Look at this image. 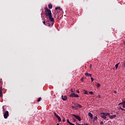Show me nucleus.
<instances>
[{
  "label": "nucleus",
  "instance_id": "2f4dec72",
  "mask_svg": "<svg viewBox=\"0 0 125 125\" xmlns=\"http://www.w3.org/2000/svg\"><path fill=\"white\" fill-rule=\"evenodd\" d=\"M81 81H82V82H83V78L81 79Z\"/></svg>",
  "mask_w": 125,
  "mask_h": 125
},
{
  "label": "nucleus",
  "instance_id": "0eeeda50",
  "mask_svg": "<svg viewBox=\"0 0 125 125\" xmlns=\"http://www.w3.org/2000/svg\"><path fill=\"white\" fill-rule=\"evenodd\" d=\"M75 106H76V110L78 109V108H82L83 107L81 104H75Z\"/></svg>",
  "mask_w": 125,
  "mask_h": 125
},
{
  "label": "nucleus",
  "instance_id": "2eb2a0df",
  "mask_svg": "<svg viewBox=\"0 0 125 125\" xmlns=\"http://www.w3.org/2000/svg\"><path fill=\"white\" fill-rule=\"evenodd\" d=\"M119 65H120V63H118L117 64H116L115 65L116 69H118V68L119 67Z\"/></svg>",
  "mask_w": 125,
  "mask_h": 125
},
{
  "label": "nucleus",
  "instance_id": "7c9ffc66",
  "mask_svg": "<svg viewBox=\"0 0 125 125\" xmlns=\"http://www.w3.org/2000/svg\"><path fill=\"white\" fill-rule=\"evenodd\" d=\"M89 94H93V92L90 91V92H89Z\"/></svg>",
  "mask_w": 125,
  "mask_h": 125
},
{
  "label": "nucleus",
  "instance_id": "58836bf2",
  "mask_svg": "<svg viewBox=\"0 0 125 125\" xmlns=\"http://www.w3.org/2000/svg\"><path fill=\"white\" fill-rule=\"evenodd\" d=\"M124 104H125V101L123 102Z\"/></svg>",
  "mask_w": 125,
  "mask_h": 125
},
{
  "label": "nucleus",
  "instance_id": "f3484780",
  "mask_svg": "<svg viewBox=\"0 0 125 125\" xmlns=\"http://www.w3.org/2000/svg\"><path fill=\"white\" fill-rule=\"evenodd\" d=\"M84 94H88V92H87V90L84 91Z\"/></svg>",
  "mask_w": 125,
  "mask_h": 125
},
{
  "label": "nucleus",
  "instance_id": "c9c22d12",
  "mask_svg": "<svg viewBox=\"0 0 125 125\" xmlns=\"http://www.w3.org/2000/svg\"><path fill=\"white\" fill-rule=\"evenodd\" d=\"M0 89H1V91L2 90V86L0 87Z\"/></svg>",
  "mask_w": 125,
  "mask_h": 125
},
{
  "label": "nucleus",
  "instance_id": "393cba45",
  "mask_svg": "<svg viewBox=\"0 0 125 125\" xmlns=\"http://www.w3.org/2000/svg\"><path fill=\"white\" fill-rule=\"evenodd\" d=\"M119 105H124V102H122L121 103H120Z\"/></svg>",
  "mask_w": 125,
  "mask_h": 125
},
{
  "label": "nucleus",
  "instance_id": "5701e85b",
  "mask_svg": "<svg viewBox=\"0 0 125 125\" xmlns=\"http://www.w3.org/2000/svg\"><path fill=\"white\" fill-rule=\"evenodd\" d=\"M60 11H61L62 12H63V9L62 8H60V10H59Z\"/></svg>",
  "mask_w": 125,
  "mask_h": 125
},
{
  "label": "nucleus",
  "instance_id": "cd10ccee",
  "mask_svg": "<svg viewBox=\"0 0 125 125\" xmlns=\"http://www.w3.org/2000/svg\"><path fill=\"white\" fill-rule=\"evenodd\" d=\"M78 125H88L87 124H78Z\"/></svg>",
  "mask_w": 125,
  "mask_h": 125
},
{
  "label": "nucleus",
  "instance_id": "ea45409f",
  "mask_svg": "<svg viewBox=\"0 0 125 125\" xmlns=\"http://www.w3.org/2000/svg\"><path fill=\"white\" fill-rule=\"evenodd\" d=\"M71 92H73V89H71Z\"/></svg>",
  "mask_w": 125,
  "mask_h": 125
},
{
  "label": "nucleus",
  "instance_id": "dca6fc26",
  "mask_svg": "<svg viewBox=\"0 0 125 125\" xmlns=\"http://www.w3.org/2000/svg\"><path fill=\"white\" fill-rule=\"evenodd\" d=\"M48 8H50V9H51V8H52V4H49L48 5Z\"/></svg>",
  "mask_w": 125,
  "mask_h": 125
},
{
  "label": "nucleus",
  "instance_id": "9d476101",
  "mask_svg": "<svg viewBox=\"0 0 125 125\" xmlns=\"http://www.w3.org/2000/svg\"><path fill=\"white\" fill-rule=\"evenodd\" d=\"M109 116V118L110 119H114V118H116V117H117V116H116V115H110L109 114V115H107Z\"/></svg>",
  "mask_w": 125,
  "mask_h": 125
},
{
  "label": "nucleus",
  "instance_id": "a878e982",
  "mask_svg": "<svg viewBox=\"0 0 125 125\" xmlns=\"http://www.w3.org/2000/svg\"><path fill=\"white\" fill-rule=\"evenodd\" d=\"M91 82H93V81H94V79H93V78L91 77Z\"/></svg>",
  "mask_w": 125,
  "mask_h": 125
},
{
  "label": "nucleus",
  "instance_id": "39448f33",
  "mask_svg": "<svg viewBox=\"0 0 125 125\" xmlns=\"http://www.w3.org/2000/svg\"><path fill=\"white\" fill-rule=\"evenodd\" d=\"M9 113L8 111H6L3 115L4 119H7V117H8Z\"/></svg>",
  "mask_w": 125,
  "mask_h": 125
},
{
  "label": "nucleus",
  "instance_id": "b1692460",
  "mask_svg": "<svg viewBox=\"0 0 125 125\" xmlns=\"http://www.w3.org/2000/svg\"><path fill=\"white\" fill-rule=\"evenodd\" d=\"M94 120L96 121V120H97V116H95L94 118Z\"/></svg>",
  "mask_w": 125,
  "mask_h": 125
},
{
  "label": "nucleus",
  "instance_id": "6ab92c4d",
  "mask_svg": "<svg viewBox=\"0 0 125 125\" xmlns=\"http://www.w3.org/2000/svg\"><path fill=\"white\" fill-rule=\"evenodd\" d=\"M60 10V7H56V8H55V10Z\"/></svg>",
  "mask_w": 125,
  "mask_h": 125
},
{
  "label": "nucleus",
  "instance_id": "ddd939ff",
  "mask_svg": "<svg viewBox=\"0 0 125 125\" xmlns=\"http://www.w3.org/2000/svg\"><path fill=\"white\" fill-rule=\"evenodd\" d=\"M56 118H57L59 122H61V118H60V116H59L58 115V116H57Z\"/></svg>",
  "mask_w": 125,
  "mask_h": 125
},
{
  "label": "nucleus",
  "instance_id": "c756f323",
  "mask_svg": "<svg viewBox=\"0 0 125 125\" xmlns=\"http://www.w3.org/2000/svg\"><path fill=\"white\" fill-rule=\"evenodd\" d=\"M76 92H77V93H80V90H79L78 89L76 90Z\"/></svg>",
  "mask_w": 125,
  "mask_h": 125
},
{
  "label": "nucleus",
  "instance_id": "a19ab883",
  "mask_svg": "<svg viewBox=\"0 0 125 125\" xmlns=\"http://www.w3.org/2000/svg\"><path fill=\"white\" fill-rule=\"evenodd\" d=\"M1 83V81H0V83Z\"/></svg>",
  "mask_w": 125,
  "mask_h": 125
},
{
  "label": "nucleus",
  "instance_id": "f8f14e48",
  "mask_svg": "<svg viewBox=\"0 0 125 125\" xmlns=\"http://www.w3.org/2000/svg\"><path fill=\"white\" fill-rule=\"evenodd\" d=\"M85 75L87 77H91V74H89L87 72L85 73Z\"/></svg>",
  "mask_w": 125,
  "mask_h": 125
},
{
  "label": "nucleus",
  "instance_id": "423d86ee",
  "mask_svg": "<svg viewBox=\"0 0 125 125\" xmlns=\"http://www.w3.org/2000/svg\"><path fill=\"white\" fill-rule=\"evenodd\" d=\"M69 96L70 97H72V98H74V97H76V98H78V97H79V95H78V94H76L75 93H71L70 95H69Z\"/></svg>",
  "mask_w": 125,
  "mask_h": 125
},
{
  "label": "nucleus",
  "instance_id": "aec40b11",
  "mask_svg": "<svg viewBox=\"0 0 125 125\" xmlns=\"http://www.w3.org/2000/svg\"><path fill=\"white\" fill-rule=\"evenodd\" d=\"M53 114H54V115L56 117H57V116H58V115H57V114H56V112H53Z\"/></svg>",
  "mask_w": 125,
  "mask_h": 125
},
{
  "label": "nucleus",
  "instance_id": "72a5a7b5",
  "mask_svg": "<svg viewBox=\"0 0 125 125\" xmlns=\"http://www.w3.org/2000/svg\"><path fill=\"white\" fill-rule=\"evenodd\" d=\"M92 67V65L90 64V69H91V67Z\"/></svg>",
  "mask_w": 125,
  "mask_h": 125
},
{
  "label": "nucleus",
  "instance_id": "412c9836",
  "mask_svg": "<svg viewBox=\"0 0 125 125\" xmlns=\"http://www.w3.org/2000/svg\"><path fill=\"white\" fill-rule=\"evenodd\" d=\"M101 84H100V83H98L97 84V86L98 87H99V86H101Z\"/></svg>",
  "mask_w": 125,
  "mask_h": 125
},
{
  "label": "nucleus",
  "instance_id": "4468645a",
  "mask_svg": "<svg viewBox=\"0 0 125 125\" xmlns=\"http://www.w3.org/2000/svg\"><path fill=\"white\" fill-rule=\"evenodd\" d=\"M2 96V91H1V89L0 88V97Z\"/></svg>",
  "mask_w": 125,
  "mask_h": 125
},
{
  "label": "nucleus",
  "instance_id": "c85d7f7f",
  "mask_svg": "<svg viewBox=\"0 0 125 125\" xmlns=\"http://www.w3.org/2000/svg\"><path fill=\"white\" fill-rule=\"evenodd\" d=\"M67 123L68 124H69V125H70L71 123V122H70V121H69V119H67Z\"/></svg>",
  "mask_w": 125,
  "mask_h": 125
},
{
  "label": "nucleus",
  "instance_id": "4c0bfd02",
  "mask_svg": "<svg viewBox=\"0 0 125 125\" xmlns=\"http://www.w3.org/2000/svg\"><path fill=\"white\" fill-rule=\"evenodd\" d=\"M2 109H3V110H4V106H2Z\"/></svg>",
  "mask_w": 125,
  "mask_h": 125
},
{
  "label": "nucleus",
  "instance_id": "a211bd4d",
  "mask_svg": "<svg viewBox=\"0 0 125 125\" xmlns=\"http://www.w3.org/2000/svg\"><path fill=\"white\" fill-rule=\"evenodd\" d=\"M41 100H42V98L41 97L39 98V99L37 100V102H40Z\"/></svg>",
  "mask_w": 125,
  "mask_h": 125
},
{
  "label": "nucleus",
  "instance_id": "1a4fd4ad",
  "mask_svg": "<svg viewBox=\"0 0 125 125\" xmlns=\"http://www.w3.org/2000/svg\"><path fill=\"white\" fill-rule=\"evenodd\" d=\"M43 24H44V25H45V26H47V25H48L49 27H50L51 26V24H49V23H48V21H46V24L45 23V21H44L42 22Z\"/></svg>",
  "mask_w": 125,
  "mask_h": 125
},
{
  "label": "nucleus",
  "instance_id": "f03ea898",
  "mask_svg": "<svg viewBox=\"0 0 125 125\" xmlns=\"http://www.w3.org/2000/svg\"><path fill=\"white\" fill-rule=\"evenodd\" d=\"M107 116H109V113H105V112L101 113L100 117H101V118H103V119H106Z\"/></svg>",
  "mask_w": 125,
  "mask_h": 125
},
{
  "label": "nucleus",
  "instance_id": "e433bc0d",
  "mask_svg": "<svg viewBox=\"0 0 125 125\" xmlns=\"http://www.w3.org/2000/svg\"><path fill=\"white\" fill-rule=\"evenodd\" d=\"M123 107L125 108V104L123 105Z\"/></svg>",
  "mask_w": 125,
  "mask_h": 125
},
{
  "label": "nucleus",
  "instance_id": "f704fd0d",
  "mask_svg": "<svg viewBox=\"0 0 125 125\" xmlns=\"http://www.w3.org/2000/svg\"><path fill=\"white\" fill-rule=\"evenodd\" d=\"M62 122H65V118H63V119H62Z\"/></svg>",
  "mask_w": 125,
  "mask_h": 125
},
{
  "label": "nucleus",
  "instance_id": "20e7f679",
  "mask_svg": "<svg viewBox=\"0 0 125 125\" xmlns=\"http://www.w3.org/2000/svg\"><path fill=\"white\" fill-rule=\"evenodd\" d=\"M73 117H74L75 119H77V120H78L79 122H81L82 121V119H81V117L79 116L78 115H75V114H72Z\"/></svg>",
  "mask_w": 125,
  "mask_h": 125
},
{
  "label": "nucleus",
  "instance_id": "bb28decb",
  "mask_svg": "<svg viewBox=\"0 0 125 125\" xmlns=\"http://www.w3.org/2000/svg\"><path fill=\"white\" fill-rule=\"evenodd\" d=\"M75 104H74V106H72V108H73V109H76V106H75Z\"/></svg>",
  "mask_w": 125,
  "mask_h": 125
},
{
  "label": "nucleus",
  "instance_id": "f257e3e1",
  "mask_svg": "<svg viewBox=\"0 0 125 125\" xmlns=\"http://www.w3.org/2000/svg\"><path fill=\"white\" fill-rule=\"evenodd\" d=\"M45 11L46 16H50V15H52V13H51V10H49L48 8H45Z\"/></svg>",
  "mask_w": 125,
  "mask_h": 125
},
{
  "label": "nucleus",
  "instance_id": "4be33fe9",
  "mask_svg": "<svg viewBox=\"0 0 125 125\" xmlns=\"http://www.w3.org/2000/svg\"><path fill=\"white\" fill-rule=\"evenodd\" d=\"M119 109H121V110H122V111H125V109L123 107H120Z\"/></svg>",
  "mask_w": 125,
  "mask_h": 125
},
{
  "label": "nucleus",
  "instance_id": "9b49d317",
  "mask_svg": "<svg viewBox=\"0 0 125 125\" xmlns=\"http://www.w3.org/2000/svg\"><path fill=\"white\" fill-rule=\"evenodd\" d=\"M88 115L89 117H90L91 119H92L93 118V115H92V114L91 113L89 112Z\"/></svg>",
  "mask_w": 125,
  "mask_h": 125
},
{
  "label": "nucleus",
  "instance_id": "6e6552de",
  "mask_svg": "<svg viewBox=\"0 0 125 125\" xmlns=\"http://www.w3.org/2000/svg\"><path fill=\"white\" fill-rule=\"evenodd\" d=\"M67 96H62V99L63 101H66V100H67Z\"/></svg>",
  "mask_w": 125,
  "mask_h": 125
},
{
  "label": "nucleus",
  "instance_id": "79ce46f5",
  "mask_svg": "<svg viewBox=\"0 0 125 125\" xmlns=\"http://www.w3.org/2000/svg\"><path fill=\"white\" fill-rule=\"evenodd\" d=\"M57 125H59V124H58H58H57Z\"/></svg>",
  "mask_w": 125,
  "mask_h": 125
},
{
  "label": "nucleus",
  "instance_id": "473e14b6",
  "mask_svg": "<svg viewBox=\"0 0 125 125\" xmlns=\"http://www.w3.org/2000/svg\"><path fill=\"white\" fill-rule=\"evenodd\" d=\"M100 125H103V121L101 122Z\"/></svg>",
  "mask_w": 125,
  "mask_h": 125
},
{
  "label": "nucleus",
  "instance_id": "7ed1b4c3",
  "mask_svg": "<svg viewBox=\"0 0 125 125\" xmlns=\"http://www.w3.org/2000/svg\"><path fill=\"white\" fill-rule=\"evenodd\" d=\"M49 19L51 21V22H52V26H53V24H54L55 20H54V18H53V17H52V15L49 16Z\"/></svg>",
  "mask_w": 125,
  "mask_h": 125
}]
</instances>
